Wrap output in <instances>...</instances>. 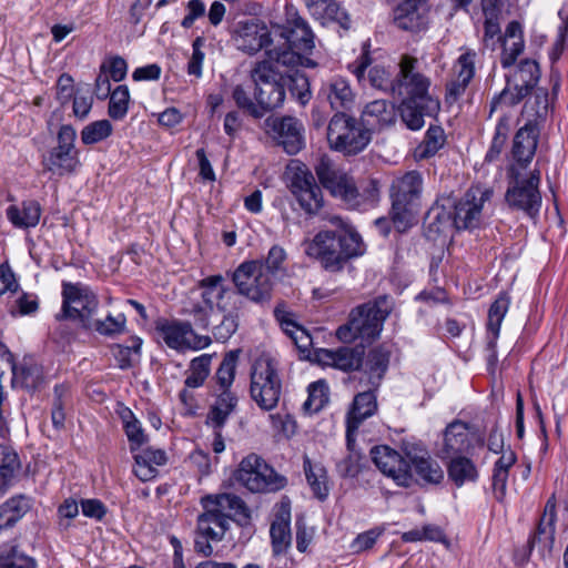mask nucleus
Returning a JSON list of instances; mask_svg holds the SVG:
<instances>
[{"mask_svg": "<svg viewBox=\"0 0 568 568\" xmlns=\"http://www.w3.org/2000/svg\"><path fill=\"white\" fill-rule=\"evenodd\" d=\"M203 511L196 518L194 549L197 554L210 557L212 542H220L229 531L231 521L246 526L251 511L245 501L235 494H207L200 499Z\"/></svg>", "mask_w": 568, "mask_h": 568, "instance_id": "obj_1", "label": "nucleus"}, {"mask_svg": "<svg viewBox=\"0 0 568 568\" xmlns=\"http://www.w3.org/2000/svg\"><path fill=\"white\" fill-rule=\"evenodd\" d=\"M417 59L404 55L399 62L393 94L402 98L399 114L409 130H420L425 116H433L439 110V101L429 94L430 80L415 71Z\"/></svg>", "mask_w": 568, "mask_h": 568, "instance_id": "obj_2", "label": "nucleus"}, {"mask_svg": "<svg viewBox=\"0 0 568 568\" xmlns=\"http://www.w3.org/2000/svg\"><path fill=\"white\" fill-rule=\"evenodd\" d=\"M366 245L355 229L320 231L306 243L307 256L317 260L325 271L336 273L352 260L362 256Z\"/></svg>", "mask_w": 568, "mask_h": 568, "instance_id": "obj_3", "label": "nucleus"}, {"mask_svg": "<svg viewBox=\"0 0 568 568\" xmlns=\"http://www.w3.org/2000/svg\"><path fill=\"white\" fill-rule=\"evenodd\" d=\"M202 290L201 298L211 312L222 314L219 324L212 326V334L216 342H227L237 331L240 314L245 306L244 300L233 292V288L224 284L222 274H214L202 278L199 284Z\"/></svg>", "mask_w": 568, "mask_h": 568, "instance_id": "obj_4", "label": "nucleus"}, {"mask_svg": "<svg viewBox=\"0 0 568 568\" xmlns=\"http://www.w3.org/2000/svg\"><path fill=\"white\" fill-rule=\"evenodd\" d=\"M392 312L388 296L382 295L353 308L348 321L336 331V337L343 343H352L357 338L373 342L379 337L384 322Z\"/></svg>", "mask_w": 568, "mask_h": 568, "instance_id": "obj_5", "label": "nucleus"}, {"mask_svg": "<svg viewBox=\"0 0 568 568\" xmlns=\"http://www.w3.org/2000/svg\"><path fill=\"white\" fill-rule=\"evenodd\" d=\"M278 31L286 48L270 49L266 51L267 57L281 62L284 67H316V62L307 57L315 47L314 33L302 17L294 13L287 18L284 26L278 28Z\"/></svg>", "mask_w": 568, "mask_h": 568, "instance_id": "obj_6", "label": "nucleus"}, {"mask_svg": "<svg viewBox=\"0 0 568 568\" xmlns=\"http://www.w3.org/2000/svg\"><path fill=\"white\" fill-rule=\"evenodd\" d=\"M541 181L540 170L534 169L523 172L517 165L507 169V190L505 202L513 211L523 212L530 219L539 215L542 197L539 190Z\"/></svg>", "mask_w": 568, "mask_h": 568, "instance_id": "obj_7", "label": "nucleus"}, {"mask_svg": "<svg viewBox=\"0 0 568 568\" xmlns=\"http://www.w3.org/2000/svg\"><path fill=\"white\" fill-rule=\"evenodd\" d=\"M422 192L423 176L418 171L406 172L393 180L389 190L392 200L390 219L398 232H406L413 226Z\"/></svg>", "mask_w": 568, "mask_h": 568, "instance_id": "obj_8", "label": "nucleus"}, {"mask_svg": "<svg viewBox=\"0 0 568 568\" xmlns=\"http://www.w3.org/2000/svg\"><path fill=\"white\" fill-rule=\"evenodd\" d=\"M315 173L321 184L334 196L341 199L351 207H358L367 200H375L377 195V183L371 181V189L361 193L354 180L344 171L338 169L326 155L318 159L315 165Z\"/></svg>", "mask_w": 568, "mask_h": 568, "instance_id": "obj_9", "label": "nucleus"}, {"mask_svg": "<svg viewBox=\"0 0 568 568\" xmlns=\"http://www.w3.org/2000/svg\"><path fill=\"white\" fill-rule=\"evenodd\" d=\"M281 62L267 57L255 63L251 70V79L254 82V98L261 108V119L285 101L286 91L283 82V73L278 70Z\"/></svg>", "mask_w": 568, "mask_h": 568, "instance_id": "obj_10", "label": "nucleus"}, {"mask_svg": "<svg viewBox=\"0 0 568 568\" xmlns=\"http://www.w3.org/2000/svg\"><path fill=\"white\" fill-rule=\"evenodd\" d=\"M326 138L332 150L344 154H357L371 142V130L346 112H336L327 125Z\"/></svg>", "mask_w": 568, "mask_h": 568, "instance_id": "obj_11", "label": "nucleus"}, {"mask_svg": "<svg viewBox=\"0 0 568 568\" xmlns=\"http://www.w3.org/2000/svg\"><path fill=\"white\" fill-rule=\"evenodd\" d=\"M260 262L244 261L232 273V282L240 298L266 305L273 298L275 281L264 272Z\"/></svg>", "mask_w": 568, "mask_h": 568, "instance_id": "obj_12", "label": "nucleus"}, {"mask_svg": "<svg viewBox=\"0 0 568 568\" xmlns=\"http://www.w3.org/2000/svg\"><path fill=\"white\" fill-rule=\"evenodd\" d=\"M234 478L251 493H275L287 485L286 477L256 454H250L241 460Z\"/></svg>", "mask_w": 568, "mask_h": 568, "instance_id": "obj_13", "label": "nucleus"}, {"mask_svg": "<svg viewBox=\"0 0 568 568\" xmlns=\"http://www.w3.org/2000/svg\"><path fill=\"white\" fill-rule=\"evenodd\" d=\"M282 381L271 357H258L251 368L250 395L263 410H273L280 402Z\"/></svg>", "mask_w": 568, "mask_h": 568, "instance_id": "obj_14", "label": "nucleus"}, {"mask_svg": "<svg viewBox=\"0 0 568 568\" xmlns=\"http://www.w3.org/2000/svg\"><path fill=\"white\" fill-rule=\"evenodd\" d=\"M99 308L98 296L87 286L64 282L62 284V307L55 315L57 321L77 322L82 329L93 325Z\"/></svg>", "mask_w": 568, "mask_h": 568, "instance_id": "obj_15", "label": "nucleus"}, {"mask_svg": "<svg viewBox=\"0 0 568 568\" xmlns=\"http://www.w3.org/2000/svg\"><path fill=\"white\" fill-rule=\"evenodd\" d=\"M506 79V87L490 102V112L496 111L501 104L514 106L530 94L540 80L539 64L535 60L524 59Z\"/></svg>", "mask_w": 568, "mask_h": 568, "instance_id": "obj_16", "label": "nucleus"}, {"mask_svg": "<svg viewBox=\"0 0 568 568\" xmlns=\"http://www.w3.org/2000/svg\"><path fill=\"white\" fill-rule=\"evenodd\" d=\"M265 132L290 154H297L305 146L303 123L295 116H268Z\"/></svg>", "mask_w": 568, "mask_h": 568, "instance_id": "obj_17", "label": "nucleus"}, {"mask_svg": "<svg viewBox=\"0 0 568 568\" xmlns=\"http://www.w3.org/2000/svg\"><path fill=\"white\" fill-rule=\"evenodd\" d=\"M291 191L308 215L317 214L324 205L322 190L305 165L296 168L291 180Z\"/></svg>", "mask_w": 568, "mask_h": 568, "instance_id": "obj_18", "label": "nucleus"}, {"mask_svg": "<svg viewBox=\"0 0 568 568\" xmlns=\"http://www.w3.org/2000/svg\"><path fill=\"white\" fill-rule=\"evenodd\" d=\"M371 455L376 467L398 486L406 488L412 486L414 477L410 464L398 452L382 445L373 447Z\"/></svg>", "mask_w": 568, "mask_h": 568, "instance_id": "obj_19", "label": "nucleus"}, {"mask_svg": "<svg viewBox=\"0 0 568 568\" xmlns=\"http://www.w3.org/2000/svg\"><path fill=\"white\" fill-rule=\"evenodd\" d=\"M394 26L403 31L420 33L429 27V9L425 0H398L393 8Z\"/></svg>", "mask_w": 568, "mask_h": 568, "instance_id": "obj_20", "label": "nucleus"}, {"mask_svg": "<svg viewBox=\"0 0 568 568\" xmlns=\"http://www.w3.org/2000/svg\"><path fill=\"white\" fill-rule=\"evenodd\" d=\"M356 394L346 414V445L352 449L361 424L377 412V392L379 388L363 387Z\"/></svg>", "mask_w": 568, "mask_h": 568, "instance_id": "obj_21", "label": "nucleus"}, {"mask_svg": "<svg viewBox=\"0 0 568 568\" xmlns=\"http://www.w3.org/2000/svg\"><path fill=\"white\" fill-rule=\"evenodd\" d=\"M233 39L239 50L254 54L267 48L272 42L267 26L256 18H248L236 23Z\"/></svg>", "mask_w": 568, "mask_h": 568, "instance_id": "obj_22", "label": "nucleus"}, {"mask_svg": "<svg viewBox=\"0 0 568 568\" xmlns=\"http://www.w3.org/2000/svg\"><path fill=\"white\" fill-rule=\"evenodd\" d=\"M316 362L344 373L359 371L364 359V346H341L335 349L320 348L315 352Z\"/></svg>", "mask_w": 568, "mask_h": 568, "instance_id": "obj_23", "label": "nucleus"}, {"mask_svg": "<svg viewBox=\"0 0 568 568\" xmlns=\"http://www.w3.org/2000/svg\"><path fill=\"white\" fill-rule=\"evenodd\" d=\"M390 351L385 345H377L364 353L363 365L359 368L358 383L362 387L379 388L388 371Z\"/></svg>", "mask_w": 568, "mask_h": 568, "instance_id": "obj_24", "label": "nucleus"}, {"mask_svg": "<svg viewBox=\"0 0 568 568\" xmlns=\"http://www.w3.org/2000/svg\"><path fill=\"white\" fill-rule=\"evenodd\" d=\"M510 306V296L507 292H500L488 310L487 320V344L488 363L494 365L497 362V339L500 326Z\"/></svg>", "mask_w": 568, "mask_h": 568, "instance_id": "obj_25", "label": "nucleus"}, {"mask_svg": "<svg viewBox=\"0 0 568 568\" xmlns=\"http://www.w3.org/2000/svg\"><path fill=\"white\" fill-rule=\"evenodd\" d=\"M404 450L422 485H438L444 480L443 468L426 449L417 446L409 449L405 446Z\"/></svg>", "mask_w": 568, "mask_h": 568, "instance_id": "obj_26", "label": "nucleus"}, {"mask_svg": "<svg viewBox=\"0 0 568 568\" xmlns=\"http://www.w3.org/2000/svg\"><path fill=\"white\" fill-rule=\"evenodd\" d=\"M155 333L172 349L181 351L191 346L189 336L193 334L190 322L159 317L154 322Z\"/></svg>", "mask_w": 568, "mask_h": 568, "instance_id": "obj_27", "label": "nucleus"}, {"mask_svg": "<svg viewBox=\"0 0 568 568\" xmlns=\"http://www.w3.org/2000/svg\"><path fill=\"white\" fill-rule=\"evenodd\" d=\"M540 133L538 123L526 122L515 134L513 143V156L516 161L514 165L525 170L526 166L531 162Z\"/></svg>", "mask_w": 568, "mask_h": 568, "instance_id": "obj_28", "label": "nucleus"}, {"mask_svg": "<svg viewBox=\"0 0 568 568\" xmlns=\"http://www.w3.org/2000/svg\"><path fill=\"white\" fill-rule=\"evenodd\" d=\"M394 103L386 100H374L367 103L362 111L361 120L371 130H383L396 122Z\"/></svg>", "mask_w": 568, "mask_h": 568, "instance_id": "obj_29", "label": "nucleus"}, {"mask_svg": "<svg viewBox=\"0 0 568 568\" xmlns=\"http://www.w3.org/2000/svg\"><path fill=\"white\" fill-rule=\"evenodd\" d=\"M471 448V437L468 425L454 420L447 425L444 433V453L447 457L464 456Z\"/></svg>", "mask_w": 568, "mask_h": 568, "instance_id": "obj_30", "label": "nucleus"}, {"mask_svg": "<svg viewBox=\"0 0 568 568\" xmlns=\"http://www.w3.org/2000/svg\"><path fill=\"white\" fill-rule=\"evenodd\" d=\"M480 202H476V192L468 190L455 204L453 221L457 230H471L479 225Z\"/></svg>", "mask_w": 568, "mask_h": 568, "instance_id": "obj_31", "label": "nucleus"}, {"mask_svg": "<svg viewBox=\"0 0 568 568\" xmlns=\"http://www.w3.org/2000/svg\"><path fill=\"white\" fill-rule=\"evenodd\" d=\"M42 165L52 175L64 176L75 173L81 165L79 152L51 149L42 158Z\"/></svg>", "mask_w": 568, "mask_h": 568, "instance_id": "obj_32", "label": "nucleus"}, {"mask_svg": "<svg viewBox=\"0 0 568 568\" xmlns=\"http://www.w3.org/2000/svg\"><path fill=\"white\" fill-rule=\"evenodd\" d=\"M323 92L333 110L346 111L351 110L355 102V95L351 89L348 81L337 77L333 78L325 87Z\"/></svg>", "mask_w": 568, "mask_h": 568, "instance_id": "obj_33", "label": "nucleus"}, {"mask_svg": "<svg viewBox=\"0 0 568 568\" xmlns=\"http://www.w3.org/2000/svg\"><path fill=\"white\" fill-rule=\"evenodd\" d=\"M32 498L14 495L0 505V530L13 527L32 508Z\"/></svg>", "mask_w": 568, "mask_h": 568, "instance_id": "obj_34", "label": "nucleus"}, {"mask_svg": "<svg viewBox=\"0 0 568 568\" xmlns=\"http://www.w3.org/2000/svg\"><path fill=\"white\" fill-rule=\"evenodd\" d=\"M41 205L36 200H28L21 206L10 205L6 213L8 220L19 229H31L39 224L41 217Z\"/></svg>", "mask_w": 568, "mask_h": 568, "instance_id": "obj_35", "label": "nucleus"}, {"mask_svg": "<svg viewBox=\"0 0 568 568\" xmlns=\"http://www.w3.org/2000/svg\"><path fill=\"white\" fill-rule=\"evenodd\" d=\"M236 406V395L230 389L222 390L209 409L207 423L214 429H222Z\"/></svg>", "mask_w": 568, "mask_h": 568, "instance_id": "obj_36", "label": "nucleus"}, {"mask_svg": "<svg viewBox=\"0 0 568 568\" xmlns=\"http://www.w3.org/2000/svg\"><path fill=\"white\" fill-rule=\"evenodd\" d=\"M291 514L288 510L282 511L271 524L270 535L272 540V551L274 556H280L291 547Z\"/></svg>", "mask_w": 568, "mask_h": 568, "instance_id": "obj_37", "label": "nucleus"}, {"mask_svg": "<svg viewBox=\"0 0 568 568\" xmlns=\"http://www.w3.org/2000/svg\"><path fill=\"white\" fill-rule=\"evenodd\" d=\"M303 468L313 495L322 501L325 500L329 494L325 467L321 463H312L308 456H304Z\"/></svg>", "mask_w": 568, "mask_h": 568, "instance_id": "obj_38", "label": "nucleus"}, {"mask_svg": "<svg viewBox=\"0 0 568 568\" xmlns=\"http://www.w3.org/2000/svg\"><path fill=\"white\" fill-rule=\"evenodd\" d=\"M448 478L457 486L462 487L466 483H475L479 473L475 463L466 456L450 457L447 465Z\"/></svg>", "mask_w": 568, "mask_h": 568, "instance_id": "obj_39", "label": "nucleus"}, {"mask_svg": "<svg viewBox=\"0 0 568 568\" xmlns=\"http://www.w3.org/2000/svg\"><path fill=\"white\" fill-rule=\"evenodd\" d=\"M19 468L18 454L10 446L0 444V497L11 486Z\"/></svg>", "mask_w": 568, "mask_h": 568, "instance_id": "obj_40", "label": "nucleus"}, {"mask_svg": "<svg viewBox=\"0 0 568 568\" xmlns=\"http://www.w3.org/2000/svg\"><path fill=\"white\" fill-rule=\"evenodd\" d=\"M294 68V67H291ZM283 82L292 97H294L302 105L308 103L312 97L308 78L305 73L296 69H291L283 73Z\"/></svg>", "mask_w": 568, "mask_h": 568, "instance_id": "obj_41", "label": "nucleus"}, {"mask_svg": "<svg viewBox=\"0 0 568 568\" xmlns=\"http://www.w3.org/2000/svg\"><path fill=\"white\" fill-rule=\"evenodd\" d=\"M446 136L442 126L430 125L425 133L424 140L416 146L414 156L417 160H425L434 156L445 144Z\"/></svg>", "mask_w": 568, "mask_h": 568, "instance_id": "obj_42", "label": "nucleus"}, {"mask_svg": "<svg viewBox=\"0 0 568 568\" xmlns=\"http://www.w3.org/2000/svg\"><path fill=\"white\" fill-rule=\"evenodd\" d=\"M549 111V93L545 88H538L532 100L527 101L524 106V114L527 116V122L538 123V128L545 122Z\"/></svg>", "mask_w": 568, "mask_h": 568, "instance_id": "obj_43", "label": "nucleus"}, {"mask_svg": "<svg viewBox=\"0 0 568 568\" xmlns=\"http://www.w3.org/2000/svg\"><path fill=\"white\" fill-rule=\"evenodd\" d=\"M212 356L202 354L190 363L187 376L184 381L186 388H199L204 385L211 373Z\"/></svg>", "mask_w": 568, "mask_h": 568, "instance_id": "obj_44", "label": "nucleus"}, {"mask_svg": "<svg viewBox=\"0 0 568 568\" xmlns=\"http://www.w3.org/2000/svg\"><path fill=\"white\" fill-rule=\"evenodd\" d=\"M108 115L114 121H122L129 111L131 95L128 85H118L109 97Z\"/></svg>", "mask_w": 568, "mask_h": 568, "instance_id": "obj_45", "label": "nucleus"}, {"mask_svg": "<svg viewBox=\"0 0 568 568\" xmlns=\"http://www.w3.org/2000/svg\"><path fill=\"white\" fill-rule=\"evenodd\" d=\"M142 338L139 336H131L129 344H115L112 347V353L121 369H128L133 366L134 357L141 354Z\"/></svg>", "mask_w": 568, "mask_h": 568, "instance_id": "obj_46", "label": "nucleus"}, {"mask_svg": "<svg viewBox=\"0 0 568 568\" xmlns=\"http://www.w3.org/2000/svg\"><path fill=\"white\" fill-rule=\"evenodd\" d=\"M88 331H95L102 336L115 337L126 331V316L119 313L113 316L109 314L104 320H95Z\"/></svg>", "mask_w": 568, "mask_h": 568, "instance_id": "obj_47", "label": "nucleus"}, {"mask_svg": "<svg viewBox=\"0 0 568 568\" xmlns=\"http://www.w3.org/2000/svg\"><path fill=\"white\" fill-rule=\"evenodd\" d=\"M308 397L303 407L308 413L320 412L328 402V385L326 381L318 379L313 382L307 387Z\"/></svg>", "mask_w": 568, "mask_h": 568, "instance_id": "obj_48", "label": "nucleus"}, {"mask_svg": "<svg viewBox=\"0 0 568 568\" xmlns=\"http://www.w3.org/2000/svg\"><path fill=\"white\" fill-rule=\"evenodd\" d=\"M237 358L239 351L229 352L215 373L214 378L222 390L230 389L234 382Z\"/></svg>", "mask_w": 568, "mask_h": 568, "instance_id": "obj_49", "label": "nucleus"}, {"mask_svg": "<svg viewBox=\"0 0 568 568\" xmlns=\"http://www.w3.org/2000/svg\"><path fill=\"white\" fill-rule=\"evenodd\" d=\"M287 260L286 251L281 245H273L266 257L261 260H255L256 262H260L262 265V270L264 272H267L270 274V277L273 280L280 273H284L286 271L284 264Z\"/></svg>", "mask_w": 568, "mask_h": 568, "instance_id": "obj_50", "label": "nucleus"}, {"mask_svg": "<svg viewBox=\"0 0 568 568\" xmlns=\"http://www.w3.org/2000/svg\"><path fill=\"white\" fill-rule=\"evenodd\" d=\"M113 132L109 120H99L85 125L81 131V141L85 145L99 143L108 139Z\"/></svg>", "mask_w": 568, "mask_h": 568, "instance_id": "obj_51", "label": "nucleus"}, {"mask_svg": "<svg viewBox=\"0 0 568 568\" xmlns=\"http://www.w3.org/2000/svg\"><path fill=\"white\" fill-rule=\"evenodd\" d=\"M0 568H37V562L34 558L13 546L0 554Z\"/></svg>", "mask_w": 568, "mask_h": 568, "instance_id": "obj_52", "label": "nucleus"}, {"mask_svg": "<svg viewBox=\"0 0 568 568\" xmlns=\"http://www.w3.org/2000/svg\"><path fill=\"white\" fill-rule=\"evenodd\" d=\"M555 535V520L549 517H540L536 531L530 536L528 545L530 548L535 545H542L544 547L551 546Z\"/></svg>", "mask_w": 568, "mask_h": 568, "instance_id": "obj_53", "label": "nucleus"}, {"mask_svg": "<svg viewBox=\"0 0 568 568\" xmlns=\"http://www.w3.org/2000/svg\"><path fill=\"white\" fill-rule=\"evenodd\" d=\"M232 98L240 110L244 111L254 119H261V108L258 106L257 102H254L250 92L245 90L243 85L237 84L233 88Z\"/></svg>", "mask_w": 568, "mask_h": 568, "instance_id": "obj_54", "label": "nucleus"}, {"mask_svg": "<svg viewBox=\"0 0 568 568\" xmlns=\"http://www.w3.org/2000/svg\"><path fill=\"white\" fill-rule=\"evenodd\" d=\"M476 58L477 53L469 49L460 54L454 65L456 78L470 82L475 77Z\"/></svg>", "mask_w": 568, "mask_h": 568, "instance_id": "obj_55", "label": "nucleus"}, {"mask_svg": "<svg viewBox=\"0 0 568 568\" xmlns=\"http://www.w3.org/2000/svg\"><path fill=\"white\" fill-rule=\"evenodd\" d=\"M79 515V505L74 498H67L57 510V526L59 531H67L71 527V520Z\"/></svg>", "mask_w": 568, "mask_h": 568, "instance_id": "obj_56", "label": "nucleus"}, {"mask_svg": "<svg viewBox=\"0 0 568 568\" xmlns=\"http://www.w3.org/2000/svg\"><path fill=\"white\" fill-rule=\"evenodd\" d=\"M368 81L373 88L393 92L396 79L393 80L390 73L381 65H374L368 71Z\"/></svg>", "mask_w": 568, "mask_h": 568, "instance_id": "obj_57", "label": "nucleus"}, {"mask_svg": "<svg viewBox=\"0 0 568 568\" xmlns=\"http://www.w3.org/2000/svg\"><path fill=\"white\" fill-rule=\"evenodd\" d=\"M100 70L102 73H105L115 82H120L125 79L128 73V64L126 61L120 57L115 55L111 58L108 62H103L100 65Z\"/></svg>", "mask_w": 568, "mask_h": 568, "instance_id": "obj_58", "label": "nucleus"}, {"mask_svg": "<svg viewBox=\"0 0 568 568\" xmlns=\"http://www.w3.org/2000/svg\"><path fill=\"white\" fill-rule=\"evenodd\" d=\"M354 446L355 443L352 445V449L347 446L349 454L336 465L342 477H355L359 471V455L354 450Z\"/></svg>", "mask_w": 568, "mask_h": 568, "instance_id": "obj_59", "label": "nucleus"}, {"mask_svg": "<svg viewBox=\"0 0 568 568\" xmlns=\"http://www.w3.org/2000/svg\"><path fill=\"white\" fill-rule=\"evenodd\" d=\"M525 48L523 37H518L517 40H514L511 45H507L506 41L504 42V49L500 57V64L504 69H508L513 67L517 60V58L523 53Z\"/></svg>", "mask_w": 568, "mask_h": 568, "instance_id": "obj_60", "label": "nucleus"}, {"mask_svg": "<svg viewBox=\"0 0 568 568\" xmlns=\"http://www.w3.org/2000/svg\"><path fill=\"white\" fill-rule=\"evenodd\" d=\"M500 19L501 17H490L485 16V22H484V38L483 42L485 47H495V38L498 40L501 39L500 37Z\"/></svg>", "mask_w": 568, "mask_h": 568, "instance_id": "obj_61", "label": "nucleus"}, {"mask_svg": "<svg viewBox=\"0 0 568 568\" xmlns=\"http://www.w3.org/2000/svg\"><path fill=\"white\" fill-rule=\"evenodd\" d=\"M77 138V132L74 128L70 124L61 125L58 132V145L53 149L70 151V152H79L75 149L74 142Z\"/></svg>", "mask_w": 568, "mask_h": 568, "instance_id": "obj_62", "label": "nucleus"}, {"mask_svg": "<svg viewBox=\"0 0 568 568\" xmlns=\"http://www.w3.org/2000/svg\"><path fill=\"white\" fill-rule=\"evenodd\" d=\"M123 428L132 452L140 448L146 442L148 437L144 434L139 419H135L132 423H128V425H125Z\"/></svg>", "mask_w": 568, "mask_h": 568, "instance_id": "obj_63", "label": "nucleus"}, {"mask_svg": "<svg viewBox=\"0 0 568 568\" xmlns=\"http://www.w3.org/2000/svg\"><path fill=\"white\" fill-rule=\"evenodd\" d=\"M506 141H507V134L505 132H503L501 126L498 125L496 128L490 146L485 155L486 163H491L499 158Z\"/></svg>", "mask_w": 568, "mask_h": 568, "instance_id": "obj_64", "label": "nucleus"}]
</instances>
